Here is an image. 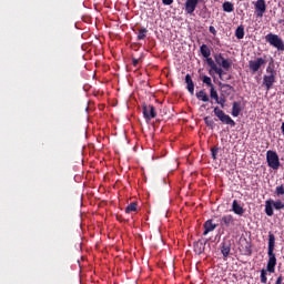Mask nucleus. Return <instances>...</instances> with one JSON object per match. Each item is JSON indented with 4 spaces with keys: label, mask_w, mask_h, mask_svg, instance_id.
I'll return each instance as SVG.
<instances>
[{
    "label": "nucleus",
    "mask_w": 284,
    "mask_h": 284,
    "mask_svg": "<svg viewBox=\"0 0 284 284\" xmlns=\"http://www.w3.org/2000/svg\"><path fill=\"white\" fill-rule=\"evenodd\" d=\"M276 245V236L272 232L268 233V261H267V272L274 274L276 270V254H274V247Z\"/></svg>",
    "instance_id": "nucleus-1"
},
{
    "label": "nucleus",
    "mask_w": 284,
    "mask_h": 284,
    "mask_svg": "<svg viewBox=\"0 0 284 284\" xmlns=\"http://www.w3.org/2000/svg\"><path fill=\"white\" fill-rule=\"evenodd\" d=\"M266 43H270L272 48H276L278 52H284V41L278 37V34L268 33L265 36Z\"/></svg>",
    "instance_id": "nucleus-2"
},
{
    "label": "nucleus",
    "mask_w": 284,
    "mask_h": 284,
    "mask_svg": "<svg viewBox=\"0 0 284 284\" xmlns=\"http://www.w3.org/2000/svg\"><path fill=\"white\" fill-rule=\"evenodd\" d=\"M216 118H219V121L221 123H224L225 125H230L231 128L236 126V122L233 121V119L225 113V111L221 110L219 106H215L213 110Z\"/></svg>",
    "instance_id": "nucleus-3"
},
{
    "label": "nucleus",
    "mask_w": 284,
    "mask_h": 284,
    "mask_svg": "<svg viewBox=\"0 0 284 284\" xmlns=\"http://www.w3.org/2000/svg\"><path fill=\"white\" fill-rule=\"evenodd\" d=\"M266 162L272 170H278L281 168V160L278 159V153H276V151L268 150L266 152Z\"/></svg>",
    "instance_id": "nucleus-4"
},
{
    "label": "nucleus",
    "mask_w": 284,
    "mask_h": 284,
    "mask_svg": "<svg viewBox=\"0 0 284 284\" xmlns=\"http://www.w3.org/2000/svg\"><path fill=\"white\" fill-rule=\"evenodd\" d=\"M266 63H267V60L265 59V57L256 58L255 60L248 61V69L253 74H256L258 70H261L262 68H265Z\"/></svg>",
    "instance_id": "nucleus-5"
},
{
    "label": "nucleus",
    "mask_w": 284,
    "mask_h": 284,
    "mask_svg": "<svg viewBox=\"0 0 284 284\" xmlns=\"http://www.w3.org/2000/svg\"><path fill=\"white\" fill-rule=\"evenodd\" d=\"M142 112L145 121H152V119H156V109L152 104H143Z\"/></svg>",
    "instance_id": "nucleus-6"
},
{
    "label": "nucleus",
    "mask_w": 284,
    "mask_h": 284,
    "mask_svg": "<svg viewBox=\"0 0 284 284\" xmlns=\"http://www.w3.org/2000/svg\"><path fill=\"white\" fill-rule=\"evenodd\" d=\"M236 220H234V216L232 214H226V215H223L221 219H220V226L225 230V227L227 230H230V227H234V223H235Z\"/></svg>",
    "instance_id": "nucleus-7"
},
{
    "label": "nucleus",
    "mask_w": 284,
    "mask_h": 284,
    "mask_svg": "<svg viewBox=\"0 0 284 284\" xmlns=\"http://www.w3.org/2000/svg\"><path fill=\"white\" fill-rule=\"evenodd\" d=\"M214 61L215 63H217V65H221L224 70H230L232 68V62L223 58V53L214 54Z\"/></svg>",
    "instance_id": "nucleus-8"
},
{
    "label": "nucleus",
    "mask_w": 284,
    "mask_h": 284,
    "mask_svg": "<svg viewBox=\"0 0 284 284\" xmlns=\"http://www.w3.org/2000/svg\"><path fill=\"white\" fill-rule=\"evenodd\" d=\"M275 83H276V75L265 74L263 77V85L267 91L272 90Z\"/></svg>",
    "instance_id": "nucleus-9"
},
{
    "label": "nucleus",
    "mask_w": 284,
    "mask_h": 284,
    "mask_svg": "<svg viewBox=\"0 0 284 284\" xmlns=\"http://www.w3.org/2000/svg\"><path fill=\"white\" fill-rule=\"evenodd\" d=\"M203 227H204L203 236H207L209 232H214V230L219 227V224H215L214 220H207L206 222H204Z\"/></svg>",
    "instance_id": "nucleus-10"
},
{
    "label": "nucleus",
    "mask_w": 284,
    "mask_h": 284,
    "mask_svg": "<svg viewBox=\"0 0 284 284\" xmlns=\"http://www.w3.org/2000/svg\"><path fill=\"white\" fill-rule=\"evenodd\" d=\"M255 10L257 17H263V14H265V11L267 10V4H265V0H257L255 2Z\"/></svg>",
    "instance_id": "nucleus-11"
},
{
    "label": "nucleus",
    "mask_w": 284,
    "mask_h": 284,
    "mask_svg": "<svg viewBox=\"0 0 284 284\" xmlns=\"http://www.w3.org/2000/svg\"><path fill=\"white\" fill-rule=\"evenodd\" d=\"M200 0H186L185 2V12L186 14H194V10H196V6H199Z\"/></svg>",
    "instance_id": "nucleus-12"
},
{
    "label": "nucleus",
    "mask_w": 284,
    "mask_h": 284,
    "mask_svg": "<svg viewBox=\"0 0 284 284\" xmlns=\"http://www.w3.org/2000/svg\"><path fill=\"white\" fill-rule=\"evenodd\" d=\"M209 240H199L197 242L194 243V252L196 254H203L205 252V245H207Z\"/></svg>",
    "instance_id": "nucleus-13"
},
{
    "label": "nucleus",
    "mask_w": 284,
    "mask_h": 284,
    "mask_svg": "<svg viewBox=\"0 0 284 284\" xmlns=\"http://www.w3.org/2000/svg\"><path fill=\"white\" fill-rule=\"evenodd\" d=\"M221 252L224 258H227L230 256V252H232V244L230 241L222 242Z\"/></svg>",
    "instance_id": "nucleus-14"
},
{
    "label": "nucleus",
    "mask_w": 284,
    "mask_h": 284,
    "mask_svg": "<svg viewBox=\"0 0 284 284\" xmlns=\"http://www.w3.org/2000/svg\"><path fill=\"white\" fill-rule=\"evenodd\" d=\"M232 211L234 214H237V216H243L245 214V209L239 204V201L234 200L232 203Z\"/></svg>",
    "instance_id": "nucleus-15"
},
{
    "label": "nucleus",
    "mask_w": 284,
    "mask_h": 284,
    "mask_svg": "<svg viewBox=\"0 0 284 284\" xmlns=\"http://www.w3.org/2000/svg\"><path fill=\"white\" fill-rule=\"evenodd\" d=\"M185 83H186V90L190 92V94H194V81H192V75L187 73L185 75Z\"/></svg>",
    "instance_id": "nucleus-16"
},
{
    "label": "nucleus",
    "mask_w": 284,
    "mask_h": 284,
    "mask_svg": "<svg viewBox=\"0 0 284 284\" xmlns=\"http://www.w3.org/2000/svg\"><path fill=\"white\" fill-rule=\"evenodd\" d=\"M265 214L266 216H274V204L273 200H267L265 202Z\"/></svg>",
    "instance_id": "nucleus-17"
},
{
    "label": "nucleus",
    "mask_w": 284,
    "mask_h": 284,
    "mask_svg": "<svg viewBox=\"0 0 284 284\" xmlns=\"http://www.w3.org/2000/svg\"><path fill=\"white\" fill-rule=\"evenodd\" d=\"M195 97L196 99H199V101H203V103H207V101H210V97L207 95L205 90H200L199 92H196Z\"/></svg>",
    "instance_id": "nucleus-18"
},
{
    "label": "nucleus",
    "mask_w": 284,
    "mask_h": 284,
    "mask_svg": "<svg viewBox=\"0 0 284 284\" xmlns=\"http://www.w3.org/2000/svg\"><path fill=\"white\" fill-rule=\"evenodd\" d=\"M200 52H201L202 57H204V59L210 58L212 54V51L210 50V47H207V44H202L200 47Z\"/></svg>",
    "instance_id": "nucleus-19"
},
{
    "label": "nucleus",
    "mask_w": 284,
    "mask_h": 284,
    "mask_svg": "<svg viewBox=\"0 0 284 284\" xmlns=\"http://www.w3.org/2000/svg\"><path fill=\"white\" fill-rule=\"evenodd\" d=\"M242 110L243 109L241 108V102H233L232 116H239V114H241Z\"/></svg>",
    "instance_id": "nucleus-20"
},
{
    "label": "nucleus",
    "mask_w": 284,
    "mask_h": 284,
    "mask_svg": "<svg viewBox=\"0 0 284 284\" xmlns=\"http://www.w3.org/2000/svg\"><path fill=\"white\" fill-rule=\"evenodd\" d=\"M220 88L222 90L223 94H226V97H230V90H234V87L225 83L220 82Z\"/></svg>",
    "instance_id": "nucleus-21"
},
{
    "label": "nucleus",
    "mask_w": 284,
    "mask_h": 284,
    "mask_svg": "<svg viewBox=\"0 0 284 284\" xmlns=\"http://www.w3.org/2000/svg\"><path fill=\"white\" fill-rule=\"evenodd\" d=\"M266 72L270 75L276 77V69L274 67V60H271V62L268 63L267 68H266Z\"/></svg>",
    "instance_id": "nucleus-22"
},
{
    "label": "nucleus",
    "mask_w": 284,
    "mask_h": 284,
    "mask_svg": "<svg viewBox=\"0 0 284 284\" xmlns=\"http://www.w3.org/2000/svg\"><path fill=\"white\" fill-rule=\"evenodd\" d=\"M222 8H223L224 12H234V4L230 1H225L222 4Z\"/></svg>",
    "instance_id": "nucleus-23"
},
{
    "label": "nucleus",
    "mask_w": 284,
    "mask_h": 284,
    "mask_svg": "<svg viewBox=\"0 0 284 284\" xmlns=\"http://www.w3.org/2000/svg\"><path fill=\"white\" fill-rule=\"evenodd\" d=\"M236 39H243L245 37V28L243 26L237 27L235 30Z\"/></svg>",
    "instance_id": "nucleus-24"
},
{
    "label": "nucleus",
    "mask_w": 284,
    "mask_h": 284,
    "mask_svg": "<svg viewBox=\"0 0 284 284\" xmlns=\"http://www.w3.org/2000/svg\"><path fill=\"white\" fill-rule=\"evenodd\" d=\"M210 98L213 99L214 101H219V92L214 87L210 88Z\"/></svg>",
    "instance_id": "nucleus-25"
},
{
    "label": "nucleus",
    "mask_w": 284,
    "mask_h": 284,
    "mask_svg": "<svg viewBox=\"0 0 284 284\" xmlns=\"http://www.w3.org/2000/svg\"><path fill=\"white\" fill-rule=\"evenodd\" d=\"M202 82L205 83V85H207V88H214V84L212 83V78H210L207 75L202 77Z\"/></svg>",
    "instance_id": "nucleus-26"
},
{
    "label": "nucleus",
    "mask_w": 284,
    "mask_h": 284,
    "mask_svg": "<svg viewBox=\"0 0 284 284\" xmlns=\"http://www.w3.org/2000/svg\"><path fill=\"white\" fill-rule=\"evenodd\" d=\"M126 214H130L131 212H136V202H132L125 207Z\"/></svg>",
    "instance_id": "nucleus-27"
},
{
    "label": "nucleus",
    "mask_w": 284,
    "mask_h": 284,
    "mask_svg": "<svg viewBox=\"0 0 284 284\" xmlns=\"http://www.w3.org/2000/svg\"><path fill=\"white\" fill-rule=\"evenodd\" d=\"M225 94H222L220 98H217V100H215V103H217V105H221V108H225Z\"/></svg>",
    "instance_id": "nucleus-28"
},
{
    "label": "nucleus",
    "mask_w": 284,
    "mask_h": 284,
    "mask_svg": "<svg viewBox=\"0 0 284 284\" xmlns=\"http://www.w3.org/2000/svg\"><path fill=\"white\" fill-rule=\"evenodd\" d=\"M273 207L275 210H284V203L281 200H277L275 202L273 200Z\"/></svg>",
    "instance_id": "nucleus-29"
},
{
    "label": "nucleus",
    "mask_w": 284,
    "mask_h": 284,
    "mask_svg": "<svg viewBox=\"0 0 284 284\" xmlns=\"http://www.w3.org/2000/svg\"><path fill=\"white\" fill-rule=\"evenodd\" d=\"M275 194H276V196H284V185L283 184L276 186Z\"/></svg>",
    "instance_id": "nucleus-30"
},
{
    "label": "nucleus",
    "mask_w": 284,
    "mask_h": 284,
    "mask_svg": "<svg viewBox=\"0 0 284 284\" xmlns=\"http://www.w3.org/2000/svg\"><path fill=\"white\" fill-rule=\"evenodd\" d=\"M145 34H148V29H141L138 34V41L145 39Z\"/></svg>",
    "instance_id": "nucleus-31"
},
{
    "label": "nucleus",
    "mask_w": 284,
    "mask_h": 284,
    "mask_svg": "<svg viewBox=\"0 0 284 284\" xmlns=\"http://www.w3.org/2000/svg\"><path fill=\"white\" fill-rule=\"evenodd\" d=\"M206 63L209 67H211V70H215L216 69V63L214 62V60H212V58H206Z\"/></svg>",
    "instance_id": "nucleus-32"
},
{
    "label": "nucleus",
    "mask_w": 284,
    "mask_h": 284,
    "mask_svg": "<svg viewBox=\"0 0 284 284\" xmlns=\"http://www.w3.org/2000/svg\"><path fill=\"white\" fill-rule=\"evenodd\" d=\"M261 283H267V271L265 270L261 271Z\"/></svg>",
    "instance_id": "nucleus-33"
},
{
    "label": "nucleus",
    "mask_w": 284,
    "mask_h": 284,
    "mask_svg": "<svg viewBox=\"0 0 284 284\" xmlns=\"http://www.w3.org/2000/svg\"><path fill=\"white\" fill-rule=\"evenodd\" d=\"M204 122L209 128H212L214 125V120H211L210 116L204 118Z\"/></svg>",
    "instance_id": "nucleus-34"
},
{
    "label": "nucleus",
    "mask_w": 284,
    "mask_h": 284,
    "mask_svg": "<svg viewBox=\"0 0 284 284\" xmlns=\"http://www.w3.org/2000/svg\"><path fill=\"white\" fill-rule=\"evenodd\" d=\"M216 74H219L220 79H223V69L215 67V69L213 70Z\"/></svg>",
    "instance_id": "nucleus-35"
},
{
    "label": "nucleus",
    "mask_w": 284,
    "mask_h": 284,
    "mask_svg": "<svg viewBox=\"0 0 284 284\" xmlns=\"http://www.w3.org/2000/svg\"><path fill=\"white\" fill-rule=\"evenodd\" d=\"M211 153H212V159L214 160V161H216V155L219 154V148H213L212 150H211Z\"/></svg>",
    "instance_id": "nucleus-36"
},
{
    "label": "nucleus",
    "mask_w": 284,
    "mask_h": 284,
    "mask_svg": "<svg viewBox=\"0 0 284 284\" xmlns=\"http://www.w3.org/2000/svg\"><path fill=\"white\" fill-rule=\"evenodd\" d=\"M209 32H211V34H214V37H216V29L214 28V26L209 27Z\"/></svg>",
    "instance_id": "nucleus-37"
},
{
    "label": "nucleus",
    "mask_w": 284,
    "mask_h": 284,
    "mask_svg": "<svg viewBox=\"0 0 284 284\" xmlns=\"http://www.w3.org/2000/svg\"><path fill=\"white\" fill-rule=\"evenodd\" d=\"M163 6H172L174 3V0H162Z\"/></svg>",
    "instance_id": "nucleus-38"
},
{
    "label": "nucleus",
    "mask_w": 284,
    "mask_h": 284,
    "mask_svg": "<svg viewBox=\"0 0 284 284\" xmlns=\"http://www.w3.org/2000/svg\"><path fill=\"white\" fill-rule=\"evenodd\" d=\"M132 64L136 68V65H139V59L132 58Z\"/></svg>",
    "instance_id": "nucleus-39"
},
{
    "label": "nucleus",
    "mask_w": 284,
    "mask_h": 284,
    "mask_svg": "<svg viewBox=\"0 0 284 284\" xmlns=\"http://www.w3.org/2000/svg\"><path fill=\"white\" fill-rule=\"evenodd\" d=\"M275 284H283V275H280L275 282Z\"/></svg>",
    "instance_id": "nucleus-40"
},
{
    "label": "nucleus",
    "mask_w": 284,
    "mask_h": 284,
    "mask_svg": "<svg viewBox=\"0 0 284 284\" xmlns=\"http://www.w3.org/2000/svg\"><path fill=\"white\" fill-rule=\"evenodd\" d=\"M281 130H282V133L284 135V122L282 123Z\"/></svg>",
    "instance_id": "nucleus-41"
}]
</instances>
